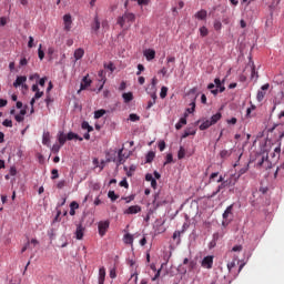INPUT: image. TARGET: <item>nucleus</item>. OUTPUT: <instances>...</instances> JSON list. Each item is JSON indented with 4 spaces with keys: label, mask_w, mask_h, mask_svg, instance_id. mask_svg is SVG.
<instances>
[{
    "label": "nucleus",
    "mask_w": 284,
    "mask_h": 284,
    "mask_svg": "<svg viewBox=\"0 0 284 284\" xmlns=\"http://www.w3.org/2000/svg\"><path fill=\"white\" fill-rule=\"evenodd\" d=\"M124 243L126 245H132V243H134V236L132 234H130V233H126L124 235Z\"/></svg>",
    "instance_id": "bb28decb"
},
{
    "label": "nucleus",
    "mask_w": 284,
    "mask_h": 284,
    "mask_svg": "<svg viewBox=\"0 0 284 284\" xmlns=\"http://www.w3.org/2000/svg\"><path fill=\"white\" fill-rule=\"evenodd\" d=\"M221 113H215L214 115H212L211 118H210V120H211V123L213 124V125H215V123H219V121H221Z\"/></svg>",
    "instance_id": "7c9ffc66"
},
{
    "label": "nucleus",
    "mask_w": 284,
    "mask_h": 284,
    "mask_svg": "<svg viewBox=\"0 0 284 284\" xmlns=\"http://www.w3.org/2000/svg\"><path fill=\"white\" fill-rule=\"evenodd\" d=\"M143 57H145L146 61H153V59L156 57V51L153 49H145L143 51Z\"/></svg>",
    "instance_id": "0eeeda50"
},
{
    "label": "nucleus",
    "mask_w": 284,
    "mask_h": 284,
    "mask_svg": "<svg viewBox=\"0 0 284 284\" xmlns=\"http://www.w3.org/2000/svg\"><path fill=\"white\" fill-rule=\"evenodd\" d=\"M104 68H105V70H110V72H114V70H115L114 63H112V62L104 63Z\"/></svg>",
    "instance_id": "c03bdc74"
},
{
    "label": "nucleus",
    "mask_w": 284,
    "mask_h": 284,
    "mask_svg": "<svg viewBox=\"0 0 284 284\" xmlns=\"http://www.w3.org/2000/svg\"><path fill=\"white\" fill-rule=\"evenodd\" d=\"M161 99H165L168 97V87H162L160 92Z\"/></svg>",
    "instance_id": "37998d69"
},
{
    "label": "nucleus",
    "mask_w": 284,
    "mask_h": 284,
    "mask_svg": "<svg viewBox=\"0 0 284 284\" xmlns=\"http://www.w3.org/2000/svg\"><path fill=\"white\" fill-rule=\"evenodd\" d=\"M75 210H79V203L77 202H71L70 204V216H74V214H77V211Z\"/></svg>",
    "instance_id": "393cba45"
},
{
    "label": "nucleus",
    "mask_w": 284,
    "mask_h": 284,
    "mask_svg": "<svg viewBox=\"0 0 284 284\" xmlns=\"http://www.w3.org/2000/svg\"><path fill=\"white\" fill-rule=\"evenodd\" d=\"M63 21H64V30H67V32H70V30H72V16L64 14Z\"/></svg>",
    "instance_id": "6e6552de"
},
{
    "label": "nucleus",
    "mask_w": 284,
    "mask_h": 284,
    "mask_svg": "<svg viewBox=\"0 0 284 284\" xmlns=\"http://www.w3.org/2000/svg\"><path fill=\"white\" fill-rule=\"evenodd\" d=\"M251 79H258V73L254 68L252 69Z\"/></svg>",
    "instance_id": "6e6d98bb"
},
{
    "label": "nucleus",
    "mask_w": 284,
    "mask_h": 284,
    "mask_svg": "<svg viewBox=\"0 0 284 284\" xmlns=\"http://www.w3.org/2000/svg\"><path fill=\"white\" fill-rule=\"evenodd\" d=\"M267 90H270V83L263 84L261 87V90L257 91L256 99H257L258 103H261L265 99V94H266L265 91H267Z\"/></svg>",
    "instance_id": "7ed1b4c3"
},
{
    "label": "nucleus",
    "mask_w": 284,
    "mask_h": 284,
    "mask_svg": "<svg viewBox=\"0 0 284 284\" xmlns=\"http://www.w3.org/2000/svg\"><path fill=\"white\" fill-rule=\"evenodd\" d=\"M2 125H4V128H12V120L6 119V120L2 122Z\"/></svg>",
    "instance_id": "8fccbe9b"
},
{
    "label": "nucleus",
    "mask_w": 284,
    "mask_h": 284,
    "mask_svg": "<svg viewBox=\"0 0 284 284\" xmlns=\"http://www.w3.org/2000/svg\"><path fill=\"white\" fill-rule=\"evenodd\" d=\"M28 81V78L26 75H19L17 77L16 81L13 82V88H20V85H23Z\"/></svg>",
    "instance_id": "f8f14e48"
},
{
    "label": "nucleus",
    "mask_w": 284,
    "mask_h": 284,
    "mask_svg": "<svg viewBox=\"0 0 284 284\" xmlns=\"http://www.w3.org/2000/svg\"><path fill=\"white\" fill-rule=\"evenodd\" d=\"M224 187H227V182H221L217 189L209 197L214 199V196H216V194H219V192H221V190H223Z\"/></svg>",
    "instance_id": "aec40b11"
},
{
    "label": "nucleus",
    "mask_w": 284,
    "mask_h": 284,
    "mask_svg": "<svg viewBox=\"0 0 284 284\" xmlns=\"http://www.w3.org/2000/svg\"><path fill=\"white\" fill-rule=\"evenodd\" d=\"M129 120H131L133 123H136V121H140L141 118L139 115H136V113H131L129 115Z\"/></svg>",
    "instance_id": "4c0bfd02"
},
{
    "label": "nucleus",
    "mask_w": 284,
    "mask_h": 284,
    "mask_svg": "<svg viewBox=\"0 0 284 284\" xmlns=\"http://www.w3.org/2000/svg\"><path fill=\"white\" fill-rule=\"evenodd\" d=\"M43 44H40L39 45V49H38V57L40 59V61H43L44 57H45V53L43 52Z\"/></svg>",
    "instance_id": "72a5a7b5"
},
{
    "label": "nucleus",
    "mask_w": 284,
    "mask_h": 284,
    "mask_svg": "<svg viewBox=\"0 0 284 284\" xmlns=\"http://www.w3.org/2000/svg\"><path fill=\"white\" fill-rule=\"evenodd\" d=\"M255 165L256 168H264L265 170H268V168H272V164L270 163V154L267 151H261L255 154Z\"/></svg>",
    "instance_id": "f257e3e1"
},
{
    "label": "nucleus",
    "mask_w": 284,
    "mask_h": 284,
    "mask_svg": "<svg viewBox=\"0 0 284 284\" xmlns=\"http://www.w3.org/2000/svg\"><path fill=\"white\" fill-rule=\"evenodd\" d=\"M234 267H236V262H231L227 264L229 272H232V270H234Z\"/></svg>",
    "instance_id": "5fc2aeb1"
},
{
    "label": "nucleus",
    "mask_w": 284,
    "mask_h": 284,
    "mask_svg": "<svg viewBox=\"0 0 284 284\" xmlns=\"http://www.w3.org/2000/svg\"><path fill=\"white\" fill-rule=\"evenodd\" d=\"M191 108L186 109V112H189V114H192V112H194V110H196V101L193 100L191 103H190Z\"/></svg>",
    "instance_id": "f704fd0d"
},
{
    "label": "nucleus",
    "mask_w": 284,
    "mask_h": 284,
    "mask_svg": "<svg viewBox=\"0 0 284 284\" xmlns=\"http://www.w3.org/2000/svg\"><path fill=\"white\" fill-rule=\"evenodd\" d=\"M214 83H215L216 88H221V85L225 83V79L221 81V79L215 78Z\"/></svg>",
    "instance_id": "49530a36"
},
{
    "label": "nucleus",
    "mask_w": 284,
    "mask_h": 284,
    "mask_svg": "<svg viewBox=\"0 0 284 284\" xmlns=\"http://www.w3.org/2000/svg\"><path fill=\"white\" fill-rule=\"evenodd\" d=\"M174 161L172 153L166 154V160L164 162V165H168Z\"/></svg>",
    "instance_id": "a18cd8bd"
},
{
    "label": "nucleus",
    "mask_w": 284,
    "mask_h": 284,
    "mask_svg": "<svg viewBox=\"0 0 284 284\" xmlns=\"http://www.w3.org/2000/svg\"><path fill=\"white\" fill-rule=\"evenodd\" d=\"M43 145H50V132H44L42 135Z\"/></svg>",
    "instance_id": "c85d7f7f"
},
{
    "label": "nucleus",
    "mask_w": 284,
    "mask_h": 284,
    "mask_svg": "<svg viewBox=\"0 0 284 284\" xmlns=\"http://www.w3.org/2000/svg\"><path fill=\"white\" fill-rule=\"evenodd\" d=\"M196 134V130L194 128H187L182 134V139H187V136H194Z\"/></svg>",
    "instance_id": "412c9836"
},
{
    "label": "nucleus",
    "mask_w": 284,
    "mask_h": 284,
    "mask_svg": "<svg viewBox=\"0 0 284 284\" xmlns=\"http://www.w3.org/2000/svg\"><path fill=\"white\" fill-rule=\"evenodd\" d=\"M28 48H34V38L32 36L29 37Z\"/></svg>",
    "instance_id": "864d4df0"
},
{
    "label": "nucleus",
    "mask_w": 284,
    "mask_h": 284,
    "mask_svg": "<svg viewBox=\"0 0 284 284\" xmlns=\"http://www.w3.org/2000/svg\"><path fill=\"white\" fill-rule=\"evenodd\" d=\"M82 130H87L88 132H92L94 128L88 123V121H83L81 124Z\"/></svg>",
    "instance_id": "2f4dec72"
},
{
    "label": "nucleus",
    "mask_w": 284,
    "mask_h": 284,
    "mask_svg": "<svg viewBox=\"0 0 284 284\" xmlns=\"http://www.w3.org/2000/svg\"><path fill=\"white\" fill-rule=\"evenodd\" d=\"M101 28V22L99 21V17L94 18L93 24L91 27V30L93 32H99V29Z\"/></svg>",
    "instance_id": "5701e85b"
},
{
    "label": "nucleus",
    "mask_w": 284,
    "mask_h": 284,
    "mask_svg": "<svg viewBox=\"0 0 284 284\" xmlns=\"http://www.w3.org/2000/svg\"><path fill=\"white\" fill-rule=\"evenodd\" d=\"M57 187L58 190H63V187H65V180H61L60 182H58Z\"/></svg>",
    "instance_id": "603ef678"
},
{
    "label": "nucleus",
    "mask_w": 284,
    "mask_h": 284,
    "mask_svg": "<svg viewBox=\"0 0 284 284\" xmlns=\"http://www.w3.org/2000/svg\"><path fill=\"white\" fill-rule=\"evenodd\" d=\"M92 83V80H90L88 77H84L82 79V82L80 84V90L78 92H81V90H85L87 88H90Z\"/></svg>",
    "instance_id": "4468645a"
},
{
    "label": "nucleus",
    "mask_w": 284,
    "mask_h": 284,
    "mask_svg": "<svg viewBox=\"0 0 284 284\" xmlns=\"http://www.w3.org/2000/svg\"><path fill=\"white\" fill-rule=\"evenodd\" d=\"M183 125H187V113H185L184 116L181 118L180 121L175 124V129L181 130Z\"/></svg>",
    "instance_id": "f3484780"
},
{
    "label": "nucleus",
    "mask_w": 284,
    "mask_h": 284,
    "mask_svg": "<svg viewBox=\"0 0 284 284\" xmlns=\"http://www.w3.org/2000/svg\"><path fill=\"white\" fill-rule=\"evenodd\" d=\"M45 81H48V78H42L39 80V85H41V88L45 87Z\"/></svg>",
    "instance_id": "4d7b16f0"
},
{
    "label": "nucleus",
    "mask_w": 284,
    "mask_h": 284,
    "mask_svg": "<svg viewBox=\"0 0 284 284\" xmlns=\"http://www.w3.org/2000/svg\"><path fill=\"white\" fill-rule=\"evenodd\" d=\"M116 276V268L110 270V278H114Z\"/></svg>",
    "instance_id": "13d9d810"
},
{
    "label": "nucleus",
    "mask_w": 284,
    "mask_h": 284,
    "mask_svg": "<svg viewBox=\"0 0 284 284\" xmlns=\"http://www.w3.org/2000/svg\"><path fill=\"white\" fill-rule=\"evenodd\" d=\"M51 174H52V176H51L52 180L59 179V170L53 169V170L51 171Z\"/></svg>",
    "instance_id": "3c124183"
},
{
    "label": "nucleus",
    "mask_w": 284,
    "mask_h": 284,
    "mask_svg": "<svg viewBox=\"0 0 284 284\" xmlns=\"http://www.w3.org/2000/svg\"><path fill=\"white\" fill-rule=\"evenodd\" d=\"M166 61H168V65H169V68H170V63H174V61H176V58H174V57H169V58L166 59Z\"/></svg>",
    "instance_id": "69168bd1"
},
{
    "label": "nucleus",
    "mask_w": 284,
    "mask_h": 284,
    "mask_svg": "<svg viewBox=\"0 0 284 284\" xmlns=\"http://www.w3.org/2000/svg\"><path fill=\"white\" fill-rule=\"evenodd\" d=\"M85 54V51L83 50V49H81V48H79V49H77L75 51H74V53H73V57H74V61L77 62V61H79V60H81V59H83V55Z\"/></svg>",
    "instance_id": "a211bd4d"
},
{
    "label": "nucleus",
    "mask_w": 284,
    "mask_h": 284,
    "mask_svg": "<svg viewBox=\"0 0 284 284\" xmlns=\"http://www.w3.org/2000/svg\"><path fill=\"white\" fill-rule=\"evenodd\" d=\"M108 196L111 201H116V199H119V195H116V193H114V191H109Z\"/></svg>",
    "instance_id": "ea45409f"
},
{
    "label": "nucleus",
    "mask_w": 284,
    "mask_h": 284,
    "mask_svg": "<svg viewBox=\"0 0 284 284\" xmlns=\"http://www.w3.org/2000/svg\"><path fill=\"white\" fill-rule=\"evenodd\" d=\"M122 98L124 100V103H130V101L134 99V95L132 94V92H128V93H123Z\"/></svg>",
    "instance_id": "cd10ccee"
},
{
    "label": "nucleus",
    "mask_w": 284,
    "mask_h": 284,
    "mask_svg": "<svg viewBox=\"0 0 284 284\" xmlns=\"http://www.w3.org/2000/svg\"><path fill=\"white\" fill-rule=\"evenodd\" d=\"M23 119H24L23 115H20V114H17V115H16V121H17L18 123L23 122Z\"/></svg>",
    "instance_id": "0e129e2a"
},
{
    "label": "nucleus",
    "mask_w": 284,
    "mask_h": 284,
    "mask_svg": "<svg viewBox=\"0 0 284 284\" xmlns=\"http://www.w3.org/2000/svg\"><path fill=\"white\" fill-rule=\"evenodd\" d=\"M212 265H214V257L213 256H205L202 260V267H205L206 270H212Z\"/></svg>",
    "instance_id": "423d86ee"
},
{
    "label": "nucleus",
    "mask_w": 284,
    "mask_h": 284,
    "mask_svg": "<svg viewBox=\"0 0 284 284\" xmlns=\"http://www.w3.org/2000/svg\"><path fill=\"white\" fill-rule=\"evenodd\" d=\"M195 19H199L200 21H205L207 19V11L201 10L195 13Z\"/></svg>",
    "instance_id": "4be33fe9"
},
{
    "label": "nucleus",
    "mask_w": 284,
    "mask_h": 284,
    "mask_svg": "<svg viewBox=\"0 0 284 284\" xmlns=\"http://www.w3.org/2000/svg\"><path fill=\"white\" fill-rule=\"evenodd\" d=\"M134 13L125 12L122 17L118 19V24L121 26V28H124L125 23L132 26V23H134Z\"/></svg>",
    "instance_id": "f03ea898"
},
{
    "label": "nucleus",
    "mask_w": 284,
    "mask_h": 284,
    "mask_svg": "<svg viewBox=\"0 0 284 284\" xmlns=\"http://www.w3.org/2000/svg\"><path fill=\"white\" fill-rule=\"evenodd\" d=\"M145 71V67L143 64H138L136 77H141V72Z\"/></svg>",
    "instance_id": "de8ad7c7"
},
{
    "label": "nucleus",
    "mask_w": 284,
    "mask_h": 284,
    "mask_svg": "<svg viewBox=\"0 0 284 284\" xmlns=\"http://www.w3.org/2000/svg\"><path fill=\"white\" fill-rule=\"evenodd\" d=\"M63 145H61V144H53L52 145V153L53 154H59V151L61 150V148H62Z\"/></svg>",
    "instance_id": "58836bf2"
},
{
    "label": "nucleus",
    "mask_w": 284,
    "mask_h": 284,
    "mask_svg": "<svg viewBox=\"0 0 284 284\" xmlns=\"http://www.w3.org/2000/svg\"><path fill=\"white\" fill-rule=\"evenodd\" d=\"M118 154H119V152H116V151H113V153L112 154H108V158H106V163H118V161H119V156H118Z\"/></svg>",
    "instance_id": "2eb2a0df"
},
{
    "label": "nucleus",
    "mask_w": 284,
    "mask_h": 284,
    "mask_svg": "<svg viewBox=\"0 0 284 284\" xmlns=\"http://www.w3.org/2000/svg\"><path fill=\"white\" fill-rule=\"evenodd\" d=\"M67 139L68 141H72V140H78V141H83V138L79 136V134L74 133V132H69L67 134Z\"/></svg>",
    "instance_id": "b1692460"
},
{
    "label": "nucleus",
    "mask_w": 284,
    "mask_h": 284,
    "mask_svg": "<svg viewBox=\"0 0 284 284\" xmlns=\"http://www.w3.org/2000/svg\"><path fill=\"white\" fill-rule=\"evenodd\" d=\"M225 183L227 187H234V185H236V179H234V176H231L230 179L225 180Z\"/></svg>",
    "instance_id": "473e14b6"
},
{
    "label": "nucleus",
    "mask_w": 284,
    "mask_h": 284,
    "mask_svg": "<svg viewBox=\"0 0 284 284\" xmlns=\"http://www.w3.org/2000/svg\"><path fill=\"white\" fill-rule=\"evenodd\" d=\"M159 150H160V152H163V150H165V142H160L159 143Z\"/></svg>",
    "instance_id": "338daca9"
},
{
    "label": "nucleus",
    "mask_w": 284,
    "mask_h": 284,
    "mask_svg": "<svg viewBox=\"0 0 284 284\" xmlns=\"http://www.w3.org/2000/svg\"><path fill=\"white\" fill-rule=\"evenodd\" d=\"M128 159H130V155L123 153V148L120 149V150L118 151V163H116V165H118V166H119V165H123V163H125V161H128Z\"/></svg>",
    "instance_id": "39448f33"
},
{
    "label": "nucleus",
    "mask_w": 284,
    "mask_h": 284,
    "mask_svg": "<svg viewBox=\"0 0 284 284\" xmlns=\"http://www.w3.org/2000/svg\"><path fill=\"white\" fill-rule=\"evenodd\" d=\"M155 103H156V101L150 100V101L148 102L146 110H150Z\"/></svg>",
    "instance_id": "680f3d73"
},
{
    "label": "nucleus",
    "mask_w": 284,
    "mask_h": 284,
    "mask_svg": "<svg viewBox=\"0 0 284 284\" xmlns=\"http://www.w3.org/2000/svg\"><path fill=\"white\" fill-rule=\"evenodd\" d=\"M139 212H141V206L140 205H132V206H129L124 211V214H139Z\"/></svg>",
    "instance_id": "9b49d317"
},
{
    "label": "nucleus",
    "mask_w": 284,
    "mask_h": 284,
    "mask_svg": "<svg viewBox=\"0 0 284 284\" xmlns=\"http://www.w3.org/2000/svg\"><path fill=\"white\" fill-rule=\"evenodd\" d=\"M234 210V204H231L226 207V210L223 213V220L227 221L229 219H231L232 216H234V213L232 212Z\"/></svg>",
    "instance_id": "9d476101"
},
{
    "label": "nucleus",
    "mask_w": 284,
    "mask_h": 284,
    "mask_svg": "<svg viewBox=\"0 0 284 284\" xmlns=\"http://www.w3.org/2000/svg\"><path fill=\"white\" fill-rule=\"evenodd\" d=\"M105 114V110L101 109L94 112V119H101Z\"/></svg>",
    "instance_id": "e433bc0d"
},
{
    "label": "nucleus",
    "mask_w": 284,
    "mask_h": 284,
    "mask_svg": "<svg viewBox=\"0 0 284 284\" xmlns=\"http://www.w3.org/2000/svg\"><path fill=\"white\" fill-rule=\"evenodd\" d=\"M120 187H129V184H128V180H122L121 182H120Z\"/></svg>",
    "instance_id": "bf43d9fd"
},
{
    "label": "nucleus",
    "mask_w": 284,
    "mask_h": 284,
    "mask_svg": "<svg viewBox=\"0 0 284 284\" xmlns=\"http://www.w3.org/2000/svg\"><path fill=\"white\" fill-rule=\"evenodd\" d=\"M154 156H156V153L150 151L145 156V163H152L154 161Z\"/></svg>",
    "instance_id": "c756f323"
},
{
    "label": "nucleus",
    "mask_w": 284,
    "mask_h": 284,
    "mask_svg": "<svg viewBox=\"0 0 284 284\" xmlns=\"http://www.w3.org/2000/svg\"><path fill=\"white\" fill-rule=\"evenodd\" d=\"M41 97H43V91H36L34 97L30 101L31 113L34 112V103H37V101H39V99H41Z\"/></svg>",
    "instance_id": "1a4fd4ad"
},
{
    "label": "nucleus",
    "mask_w": 284,
    "mask_h": 284,
    "mask_svg": "<svg viewBox=\"0 0 284 284\" xmlns=\"http://www.w3.org/2000/svg\"><path fill=\"white\" fill-rule=\"evenodd\" d=\"M105 283V267H100L99 270V277H98V284H104Z\"/></svg>",
    "instance_id": "dca6fc26"
},
{
    "label": "nucleus",
    "mask_w": 284,
    "mask_h": 284,
    "mask_svg": "<svg viewBox=\"0 0 284 284\" xmlns=\"http://www.w3.org/2000/svg\"><path fill=\"white\" fill-rule=\"evenodd\" d=\"M145 181H149L151 183V181H154V176L151 173H148L145 175Z\"/></svg>",
    "instance_id": "e2e57ef3"
},
{
    "label": "nucleus",
    "mask_w": 284,
    "mask_h": 284,
    "mask_svg": "<svg viewBox=\"0 0 284 284\" xmlns=\"http://www.w3.org/2000/svg\"><path fill=\"white\" fill-rule=\"evenodd\" d=\"M210 34V31L205 27L200 28V37H207Z\"/></svg>",
    "instance_id": "a19ab883"
},
{
    "label": "nucleus",
    "mask_w": 284,
    "mask_h": 284,
    "mask_svg": "<svg viewBox=\"0 0 284 284\" xmlns=\"http://www.w3.org/2000/svg\"><path fill=\"white\" fill-rule=\"evenodd\" d=\"M230 154H232V152H230L229 150H222L220 152L221 159H227V156H230Z\"/></svg>",
    "instance_id": "79ce46f5"
},
{
    "label": "nucleus",
    "mask_w": 284,
    "mask_h": 284,
    "mask_svg": "<svg viewBox=\"0 0 284 284\" xmlns=\"http://www.w3.org/2000/svg\"><path fill=\"white\" fill-rule=\"evenodd\" d=\"M58 141L60 145H65V141H68V135L63 133V131L58 132Z\"/></svg>",
    "instance_id": "6ab92c4d"
},
{
    "label": "nucleus",
    "mask_w": 284,
    "mask_h": 284,
    "mask_svg": "<svg viewBox=\"0 0 284 284\" xmlns=\"http://www.w3.org/2000/svg\"><path fill=\"white\" fill-rule=\"evenodd\" d=\"M8 23V19L6 17L0 18V26H6Z\"/></svg>",
    "instance_id": "774afa93"
},
{
    "label": "nucleus",
    "mask_w": 284,
    "mask_h": 284,
    "mask_svg": "<svg viewBox=\"0 0 284 284\" xmlns=\"http://www.w3.org/2000/svg\"><path fill=\"white\" fill-rule=\"evenodd\" d=\"M213 26L214 30H221V28H223V23H221L219 20H215Z\"/></svg>",
    "instance_id": "09e8293b"
},
{
    "label": "nucleus",
    "mask_w": 284,
    "mask_h": 284,
    "mask_svg": "<svg viewBox=\"0 0 284 284\" xmlns=\"http://www.w3.org/2000/svg\"><path fill=\"white\" fill-rule=\"evenodd\" d=\"M109 227H110L109 221L99 222L98 230H99L100 236H105V232H108Z\"/></svg>",
    "instance_id": "20e7f679"
},
{
    "label": "nucleus",
    "mask_w": 284,
    "mask_h": 284,
    "mask_svg": "<svg viewBox=\"0 0 284 284\" xmlns=\"http://www.w3.org/2000/svg\"><path fill=\"white\" fill-rule=\"evenodd\" d=\"M83 232H85V227H83V225L81 224H78L75 230V237L78 239V241H81V239H83Z\"/></svg>",
    "instance_id": "ddd939ff"
},
{
    "label": "nucleus",
    "mask_w": 284,
    "mask_h": 284,
    "mask_svg": "<svg viewBox=\"0 0 284 284\" xmlns=\"http://www.w3.org/2000/svg\"><path fill=\"white\" fill-rule=\"evenodd\" d=\"M178 159H185V148L180 146V150L178 152Z\"/></svg>",
    "instance_id": "c9c22d12"
},
{
    "label": "nucleus",
    "mask_w": 284,
    "mask_h": 284,
    "mask_svg": "<svg viewBox=\"0 0 284 284\" xmlns=\"http://www.w3.org/2000/svg\"><path fill=\"white\" fill-rule=\"evenodd\" d=\"M241 250H243L242 245H235L233 246L232 252H241Z\"/></svg>",
    "instance_id": "052dcab7"
},
{
    "label": "nucleus",
    "mask_w": 284,
    "mask_h": 284,
    "mask_svg": "<svg viewBox=\"0 0 284 284\" xmlns=\"http://www.w3.org/2000/svg\"><path fill=\"white\" fill-rule=\"evenodd\" d=\"M212 125H214L212 123V120H205L202 122V124L200 125V130H207V128H212Z\"/></svg>",
    "instance_id": "a878e982"
}]
</instances>
